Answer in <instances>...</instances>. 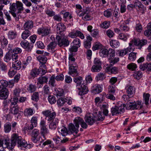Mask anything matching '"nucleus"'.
I'll use <instances>...</instances> for the list:
<instances>
[{
    "label": "nucleus",
    "instance_id": "obj_13",
    "mask_svg": "<svg viewBox=\"0 0 151 151\" xmlns=\"http://www.w3.org/2000/svg\"><path fill=\"white\" fill-rule=\"evenodd\" d=\"M45 123V122L44 120H41L40 122V133L45 139H46L45 134L47 133V128H46Z\"/></svg>",
    "mask_w": 151,
    "mask_h": 151
},
{
    "label": "nucleus",
    "instance_id": "obj_9",
    "mask_svg": "<svg viewBox=\"0 0 151 151\" xmlns=\"http://www.w3.org/2000/svg\"><path fill=\"white\" fill-rule=\"evenodd\" d=\"M42 113L45 117V119L48 121H51L56 118V113L55 112H52L49 110H46L43 111Z\"/></svg>",
    "mask_w": 151,
    "mask_h": 151
},
{
    "label": "nucleus",
    "instance_id": "obj_11",
    "mask_svg": "<svg viewBox=\"0 0 151 151\" xmlns=\"http://www.w3.org/2000/svg\"><path fill=\"white\" fill-rule=\"evenodd\" d=\"M37 33L42 36H45L48 35L51 33V30L50 27H42L39 28L37 30Z\"/></svg>",
    "mask_w": 151,
    "mask_h": 151
},
{
    "label": "nucleus",
    "instance_id": "obj_22",
    "mask_svg": "<svg viewBox=\"0 0 151 151\" xmlns=\"http://www.w3.org/2000/svg\"><path fill=\"white\" fill-rule=\"evenodd\" d=\"M33 27V23L32 20H29L25 22L23 26L24 30H29L31 29Z\"/></svg>",
    "mask_w": 151,
    "mask_h": 151
},
{
    "label": "nucleus",
    "instance_id": "obj_21",
    "mask_svg": "<svg viewBox=\"0 0 151 151\" xmlns=\"http://www.w3.org/2000/svg\"><path fill=\"white\" fill-rule=\"evenodd\" d=\"M93 87L92 91L94 94H98L102 91L103 88L102 85L96 84Z\"/></svg>",
    "mask_w": 151,
    "mask_h": 151
},
{
    "label": "nucleus",
    "instance_id": "obj_18",
    "mask_svg": "<svg viewBox=\"0 0 151 151\" xmlns=\"http://www.w3.org/2000/svg\"><path fill=\"white\" fill-rule=\"evenodd\" d=\"M8 90L6 88L1 89L0 91V99H7L9 95Z\"/></svg>",
    "mask_w": 151,
    "mask_h": 151
},
{
    "label": "nucleus",
    "instance_id": "obj_40",
    "mask_svg": "<svg viewBox=\"0 0 151 151\" xmlns=\"http://www.w3.org/2000/svg\"><path fill=\"white\" fill-rule=\"evenodd\" d=\"M57 46V43L55 42H51L47 46V49L49 51H52Z\"/></svg>",
    "mask_w": 151,
    "mask_h": 151
},
{
    "label": "nucleus",
    "instance_id": "obj_4",
    "mask_svg": "<svg viewBox=\"0 0 151 151\" xmlns=\"http://www.w3.org/2000/svg\"><path fill=\"white\" fill-rule=\"evenodd\" d=\"M56 40L58 44L60 47H67L69 44V41L67 37L57 36Z\"/></svg>",
    "mask_w": 151,
    "mask_h": 151
},
{
    "label": "nucleus",
    "instance_id": "obj_5",
    "mask_svg": "<svg viewBox=\"0 0 151 151\" xmlns=\"http://www.w3.org/2000/svg\"><path fill=\"white\" fill-rule=\"evenodd\" d=\"M147 42V40L145 39L141 40L134 39L130 41L129 45H131L132 47L134 46L133 45H135L138 47V49H140L143 46L146 45Z\"/></svg>",
    "mask_w": 151,
    "mask_h": 151
},
{
    "label": "nucleus",
    "instance_id": "obj_25",
    "mask_svg": "<svg viewBox=\"0 0 151 151\" xmlns=\"http://www.w3.org/2000/svg\"><path fill=\"white\" fill-rule=\"evenodd\" d=\"M58 122L59 120L57 118L53 119L49 124V128L52 129H55L57 127Z\"/></svg>",
    "mask_w": 151,
    "mask_h": 151
},
{
    "label": "nucleus",
    "instance_id": "obj_29",
    "mask_svg": "<svg viewBox=\"0 0 151 151\" xmlns=\"http://www.w3.org/2000/svg\"><path fill=\"white\" fill-rule=\"evenodd\" d=\"M34 110L33 109L29 108L25 109L24 112L25 116H28L32 115L34 113Z\"/></svg>",
    "mask_w": 151,
    "mask_h": 151
},
{
    "label": "nucleus",
    "instance_id": "obj_59",
    "mask_svg": "<svg viewBox=\"0 0 151 151\" xmlns=\"http://www.w3.org/2000/svg\"><path fill=\"white\" fill-rule=\"evenodd\" d=\"M110 26V22L107 21H105L101 23L100 24L101 27L103 28L107 29Z\"/></svg>",
    "mask_w": 151,
    "mask_h": 151
},
{
    "label": "nucleus",
    "instance_id": "obj_61",
    "mask_svg": "<svg viewBox=\"0 0 151 151\" xmlns=\"http://www.w3.org/2000/svg\"><path fill=\"white\" fill-rule=\"evenodd\" d=\"M105 78V76L102 73H99L96 76V79L97 81L102 80Z\"/></svg>",
    "mask_w": 151,
    "mask_h": 151
},
{
    "label": "nucleus",
    "instance_id": "obj_12",
    "mask_svg": "<svg viewBox=\"0 0 151 151\" xmlns=\"http://www.w3.org/2000/svg\"><path fill=\"white\" fill-rule=\"evenodd\" d=\"M86 123L90 125H92L96 121V116L93 114H87L85 118Z\"/></svg>",
    "mask_w": 151,
    "mask_h": 151
},
{
    "label": "nucleus",
    "instance_id": "obj_62",
    "mask_svg": "<svg viewBox=\"0 0 151 151\" xmlns=\"http://www.w3.org/2000/svg\"><path fill=\"white\" fill-rule=\"evenodd\" d=\"M45 13L50 17H53L54 16L55 14V12L52 9H48L45 11Z\"/></svg>",
    "mask_w": 151,
    "mask_h": 151
},
{
    "label": "nucleus",
    "instance_id": "obj_51",
    "mask_svg": "<svg viewBox=\"0 0 151 151\" xmlns=\"http://www.w3.org/2000/svg\"><path fill=\"white\" fill-rule=\"evenodd\" d=\"M111 46L114 47H117L120 45L119 42L117 40H111L110 42Z\"/></svg>",
    "mask_w": 151,
    "mask_h": 151
},
{
    "label": "nucleus",
    "instance_id": "obj_19",
    "mask_svg": "<svg viewBox=\"0 0 151 151\" xmlns=\"http://www.w3.org/2000/svg\"><path fill=\"white\" fill-rule=\"evenodd\" d=\"M38 117L33 116L31 120V124L28 127V129H32L34 127H36L37 124Z\"/></svg>",
    "mask_w": 151,
    "mask_h": 151
},
{
    "label": "nucleus",
    "instance_id": "obj_58",
    "mask_svg": "<svg viewBox=\"0 0 151 151\" xmlns=\"http://www.w3.org/2000/svg\"><path fill=\"white\" fill-rule=\"evenodd\" d=\"M43 93L45 94L49 95L50 93V87L47 85H45L43 88Z\"/></svg>",
    "mask_w": 151,
    "mask_h": 151
},
{
    "label": "nucleus",
    "instance_id": "obj_63",
    "mask_svg": "<svg viewBox=\"0 0 151 151\" xmlns=\"http://www.w3.org/2000/svg\"><path fill=\"white\" fill-rule=\"evenodd\" d=\"M73 45L74 46L80 47L81 46L80 40L78 38H75L72 42Z\"/></svg>",
    "mask_w": 151,
    "mask_h": 151
},
{
    "label": "nucleus",
    "instance_id": "obj_32",
    "mask_svg": "<svg viewBox=\"0 0 151 151\" xmlns=\"http://www.w3.org/2000/svg\"><path fill=\"white\" fill-rule=\"evenodd\" d=\"M39 74L38 69L35 68L30 70V75L33 78H35Z\"/></svg>",
    "mask_w": 151,
    "mask_h": 151
},
{
    "label": "nucleus",
    "instance_id": "obj_27",
    "mask_svg": "<svg viewBox=\"0 0 151 151\" xmlns=\"http://www.w3.org/2000/svg\"><path fill=\"white\" fill-rule=\"evenodd\" d=\"M48 76H42L39 77L37 80L38 83L40 84L47 83L48 81Z\"/></svg>",
    "mask_w": 151,
    "mask_h": 151
},
{
    "label": "nucleus",
    "instance_id": "obj_7",
    "mask_svg": "<svg viewBox=\"0 0 151 151\" xmlns=\"http://www.w3.org/2000/svg\"><path fill=\"white\" fill-rule=\"evenodd\" d=\"M73 122L75 126L79 127V125L83 129H86L88 125L83 118L80 117H76L73 120Z\"/></svg>",
    "mask_w": 151,
    "mask_h": 151
},
{
    "label": "nucleus",
    "instance_id": "obj_47",
    "mask_svg": "<svg viewBox=\"0 0 151 151\" xmlns=\"http://www.w3.org/2000/svg\"><path fill=\"white\" fill-rule=\"evenodd\" d=\"M119 38L124 41H126L129 37V35L127 34L120 33L118 36Z\"/></svg>",
    "mask_w": 151,
    "mask_h": 151
},
{
    "label": "nucleus",
    "instance_id": "obj_50",
    "mask_svg": "<svg viewBox=\"0 0 151 151\" xmlns=\"http://www.w3.org/2000/svg\"><path fill=\"white\" fill-rule=\"evenodd\" d=\"M104 14L107 18L110 17L112 15V11L111 9H107L104 12Z\"/></svg>",
    "mask_w": 151,
    "mask_h": 151
},
{
    "label": "nucleus",
    "instance_id": "obj_45",
    "mask_svg": "<svg viewBox=\"0 0 151 151\" xmlns=\"http://www.w3.org/2000/svg\"><path fill=\"white\" fill-rule=\"evenodd\" d=\"M12 54L8 52H7L4 58V60L6 63L9 62L12 59Z\"/></svg>",
    "mask_w": 151,
    "mask_h": 151
},
{
    "label": "nucleus",
    "instance_id": "obj_10",
    "mask_svg": "<svg viewBox=\"0 0 151 151\" xmlns=\"http://www.w3.org/2000/svg\"><path fill=\"white\" fill-rule=\"evenodd\" d=\"M125 104H123L119 107L115 106L113 107L111 109V112L112 116L116 115L121 113V112H123L124 111V107Z\"/></svg>",
    "mask_w": 151,
    "mask_h": 151
},
{
    "label": "nucleus",
    "instance_id": "obj_16",
    "mask_svg": "<svg viewBox=\"0 0 151 151\" xmlns=\"http://www.w3.org/2000/svg\"><path fill=\"white\" fill-rule=\"evenodd\" d=\"M77 68V67L73 66H70L69 67L68 74L74 77L78 76L79 73L78 72Z\"/></svg>",
    "mask_w": 151,
    "mask_h": 151
},
{
    "label": "nucleus",
    "instance_id": "obj_55",
    "mask_svg": "<svg viewBox=\"0 0 151 151\" xmlns=\"http://www.w3.org/2000/svg\"><path fill=\"white\" fill-rule=\"evenodd\" d=\"M48 99L49 102L51 104H53L55 103L57 101V99L55 97L52 95L49 96Z\"/></svg>",
    "mask_w": 151,
    "mask_h": 151
},
{
    "label": "nucleus",
    "instance_id": "obj_24",
    "mask_svg": "<svg viewBox=\"0 0 151 151\" xmlns=\"http://www.w3.org/2000/svg\"><path fill=\"white\" fill-rule=\"evenodd\" d=\"M10 10L9 12L12 15L16 21H18L21 17L20 14L21 13H18L16 11H13L12 9Z\"/></svg>",
    "mask_w": 151,
    "mask_h": 151
},
{
    "label": "nucleus",
    "instance_id": "obj_56",
    "mask_svg": "<svg viewBox=\"0 0 151 151\" xmlns=\"http://www.w3.org/2000/svg\"><path fill=\"white\" fill-rule=\"evenodd\" d=\"M67 101V100L66 99L61 97L58 100L57 103L59 106H61Z\"/></svg>",
    "mask_w": 151,
    "mask_h": 151
},
{
    "label": "nucleus",
    "instance_id": "obj_20",
    "mask_svg": "<svg viewBox=\"0 0 151 151\" xmlns=\"http://www.w3.org/2000/svg\"><path fill=\"white\" fill-rule=\"evenodd\" d=\"M22 63L20 60L12 62V68L16 70H19L21 68Z\"/></svg>",
    "mask_w": 151,
    "mask_h": 151
},
{
    "label": "nucleus",
    "instance_id": "obj_3",
    "mask_svg": "<svg viewBox=\"0 0 151 151\" xmlns=\"http://www.w3.org/2000/svg\"><path fill=\"white\" fill-rule=\"evenodd\" d=\"M127 109L134 110L136 109H139L142 108V106L141 104V102L139 101H137L135 102L130 101L127 102L125 107Z\"/></svg>",
    "mask_w": 151,
    "mask_h": 151
},
{
    "label": "nucleus",
    "instance_id": "obj_2",
    "mask_svg": "<svg viewBox=\"0 0 151 151\" xmlns=\"http://www.w3.org/2000/svg\"><path fill=\"white\" fill-rule=\"evenodd\" d=\"M82 80V77L80 76L75 77L73 79V81L76 83L77 88L79 90L78 94L81 96L86 94L88 91L86 84H81Z\"/></svg>",
    "mask_w": 151,
    "mask_h": 151
},
{
    "label": "nucleus",
    "instance_id": "obj_28",
    "mask_svg": "<svg viewBox=\"0 0 151 151\" xmlns=\"http://www.w3.org/2000/svg\"><path fill=\"white\" fill-rule=\"evenodd\" d=\"M58 132L60 133L63 136H65L68 134L67 129L65 127L59 128L58 129Z\"/></svg>",
    "mask_w": 151,
    "mask_h": 151
},
{
    "label": "nucleus",
    "instance_id": "obj_48",
    "mask_svg": "<svg viewBox=\"0 0 151 151\" xmlns=\"http://www.w3.org/2000/svg\"><path fill=\"white\" fill-rule=\"evenodd\" d=\"M32 58L31 56L27 57L25 61H24L22 63V67L24 68H26V66L29 64L31 61Z\"/></svg>",
    "mask_w": 151,
    "mask_h": 151
},
{
    "label": "nucleus",
    "instance_id": "obj_57",
    "mask_svg": "<svg viewBox=\"0 0 151 151\" xmlns=\"http://www.w3.org/2000/svg\"><path fill=\"white\" fill-rule=\"evenodd\" d=\"M102 45L99 42H96L93 45L92 49L93 51L100 49L102 47Z\"/></svg>",
    "mask_w": 151,
    "mask_h": 151
},
{
    "label": "nucleus",
    "instance_id": "obj_36",
    "mask_svg": "<svg viewBox=\"0 0 151 151\" xmlns=\"http://www.w3.org/2000/svg\"><path fill=\"white\" fill-rule=\"evenodd\" d=\"M31 139L32 141L35 143H41L45 140L44 138L42 139L40 136L38 137H32Z\"/></svg>",
    "mask_w": 151,
    "mask_h": 151
},
{
    "label": "nucleus",
    "instance_id": "obj_1",
    "mask_svg": "<svg viewBox=\"0 0 151 151\" xmlns=\"http://www.w3.org/2000/svg\"><path fill=\"white\" fill-rule=\"evenodd\" d=\"M7 137L6 138L4 141L2 139H0V147H7L12 150L17 143L18 147H26L27 146V143L24 140H23L22 137L14 133L12 135L10 143Z\"/></svg>",
    "mask_w": 151,
    "mask_h": 151
},
{
    "label": "nucleus",
    "instance_id": "obj_60",
    "mask_svg": "<svg viewBox=\"0 0 151 151\" xmlns=\"http://www.w3.org/2000/svg\"><path fill=\"white\" fill-rule=\"evenodd\" d=\"M116 91L115 87L114 85H109L108 87V93L114 94Z\"/></svg>",
    "mask_w": 151,
    "mask_h": 151
},
{
    "label": "nucleus",
    "instance_id": "obj_39",
    "mask_svg": "<svg viewBox=\"0 0 151 151\" xmlns=\"http://www.w3.org/2000/svg\"><path fill=\"white\" fill-rule=\"evenodd\" d=\"M31 35V32L29 30H25L22 34V38L24 40L26 39Z\"/></svg>",
    "mask_w": 151,
    "mask_h": 151
},
{
    "label": "nucleus",
    "instance_id": "obj_23",
    "mask_svg": "<svg viewBox=\"0 0 151 151\" xmlns=\"http://www.w3.org/2000/svg\"><path fill=\"white\" fill-rule=\"evenodd\" d=\"M106 70L107 72L111 73L112 74H116L118 72V68L111 66H108L106 68Z\"/></svg>",
    "mask_w": 151,
    "mask_h": 151
},
{
    "label": "nucleus",
    "instance_id": "obj_26",
    "mask_svg": "<svg viewBox=\"0 0 151 151\" xmlns=\"http://www.w3.org/2000/svg\"><path fill=\"white\" fill-rule=\"evenodd\" d=\"M79 127H77V126H75L72 123L70 124L69 125V129L72 133L77 134L78 132Z\"/></svg>",
    "mask_w": 151,
    "mask_h": 151
},
{
    "label": "nucleus",
    "instance_id": "obj_64",
    "mask_svg": "<svg viewBox=\"0 0 151 151\" xmlns=\"http://www.w3.org/2000/svg\"><path fill=\"white\" fill-rule=\"evenodd\" d=\"M56 91L57 96H62L64 93L63 90L61 88H58Z\"/></svg>",
    "mask_w": 151,
    "mask_h": 151
},
{
    "label": "nucleus",
    "instance_id": "obj_14",
    "mask_svg": "<svg viewBox=\"0 0 151 151\" xmlns=\"http://www.w3.org/2000/svg\"><path fill=\"white\" fill-rule=\"evenodd\" d=\"M132 49L134 51L133 48L131 45H129L128 47L124 48L123 49L120 50H118V52L120 56H123L126 55L128 52H130Z\"/></svg>",
    "mask_w": 151,
    "mask_h": 151
},
{
    "label": "nucleus",
    "instance_id": "obj_6",
    "mask_svg": "<svg viewBox=\"0 0 151 151\" xmlns=\"http://www.w3.org/2000/svg\"><path fill=\"white\" fill-rule=\"evenodd\" d=\"M9 9L13 11L17 10L18 13H21L22 11L24 10V8L23 4L21 2L17 1L16 3H13L10 6Z\"/></svg>",
    "mask_w": 151,
    "mask_h": 151
},
{
    "label": "nucleus",
    "instance_id": "obj_53",
    "mask_svg": "<svg viewBox=\"0 0 151 151\" xmlns=\"http://www.w3.org/2000/svg\"><path fill=\"white\" fill-rule=\"evenodd\" d=\"M120 28L121 30L125 32L129 31V27L127 24H122L120 25Z\"/></svg>",
    "mask_w": 151,
    "mask_h": 151
},
{
    "label": "nucleus",
    "instance_id": "obj_49",
    "mask_svg": "<svg viewBox=\"0 0 151 151\" xmlns=\"http://www.w3.org/2000/svg\"><path fill=\"white\" fill-rule=\"evenodd\" d=\"M105 119V117L103 116L102 114L101 111H100L98 112V114L96 116V121H103Z\"/></svg>",
    "mask_w": 151,
    "mask_h": 151
},
{
    "label": "nucleus",
    "instance_id": "obj_46",
    "mask_svg": "<svg viewBox=\"0 0 151 151\" xmlns=\"http://www.w3.org/2000/svg\"><path fill=\"white\" fill-rule=\"evenodd\" d=\"M127 68L129 70L131 71H134L136 70L137 68V65L134 63H131L127 65Z\"/></svg>",
    "mask_w": 151,
    "mask_h": 151
},
{
    "label": "nucleus",
    "instance_id": "obj_31",
    "mask_svg": "<svg viewBox=\"0 0 151 151\" xmlns=\"http://www.w3.org/2000/svg\"><path fill=\"white\" fill-rule=\"evenodd\" d=\"M150 97V94L148 93H144L143 94V101H144L145 103L147 106V107L149 106V100Z\"/></svg>",
    "mask_w": 151,
    "mask_h": 151
},
{
    "label": "nucleus",
    "instance_id": "obj_37",
    "mask_svg": "<svg viewBox=\"0 0 151 151\" xmlns=\"http://www.w3.org/2000/svg\"><path fill=\"white\" fill-rule=\"evenodd\" d=\"M11 130V125L9 122L7 123L4 125V131L6 133H8Z\"/></svg>",
    "mask_w": 151,
    "mask_h": 151
},
{
    "label": "nucleus",
    "instance_id": "obj_33",
    "mask_svg": "<svg viewBox=\"0 0 151 151\" xmlns=\"http://www.w3.org/2000/svg\"><path fill=\"white\" fill-rule=\"evenodd\" d=\"M17 32L14 31H10L8 34V38L11 40L17 37Z\"/></svg>",
    "mask_w": 151,
    "mask_h": 151
},
{
    "label": "nucleus",
    "instance_id": "obj_8",
    "mask_svg": "<svg viewBox=\"0 0 151 151\" xmlns=\"http://www.w3.org/2000/svg\"><path fill=\"white\" fill-rule=\"evenodd\" d=\"M20 92L21 90L19 88H16L14 90L13 98L10 99L12 105H15L17 104Z\"/></svg>",
    "mask_w": 151,
    "mask_h": 151
},
{
    "label": "nucleus",
    "instance_id": "obj_41",
    "mask_svg": "<svg viewBox=\"0 0 151 151\" xmlns=\"http://www.w3.org/2000/svg\"><path fill=\"white\" fill-rule=\"evenodd\" d=\"M127 93L129 96H130L133 97V94L135 93V89L133 87L129 86L127 88Z\"/></svg>",
    "mask_w": 151,
    "mask_h": 151
},
{
    "label": "nucleus",
    "instance_id": "obj_30",
    "mask_svg": "<svg viewBox=\"0 0 151 151\" xmlns=\"http://www.w3.org/2000/svg\"><path fill=\"white\" fill-rule=\"evenodd\" d=\"M37 60L41 63H45L47 60V58L44 55H40L37 57Z\"/></svg>",
    "mask_w": 151,
    "mask_h": 151
},
{
    "label": "nucleus",
    "instance_id": "obj_35",
    "mask_svg": "<svg viewBox=\"0 0 151 151\" xmlns=\"http://www.w3.org/2000/svg\"><path fill=\"white\" fill-rule=\"evenodd\" d=\"M108 50L106 48L101 49L99 52L100 56L102 58L106 57L108 56Z\"/></svg>",
    "mask_w": 151,
    "mask_h": 151
},
{
    "label": "nucleus",
    "instance_id": "obj_15",
    "mask_svg": "<svg viewBox=\"0 0 151 151\" xmlns=\"http://www.w3.org/2000/svg\"><path fill=\"white\" fill-rule=\"evenodd\" d=\"M57 31L58 33L61 35L63 34L66 29L65 26L64 24L61 22H59L57 24Z\"/></svg>",
    "mask_w": 151,
    "mask_h": 151
},
{
    "label": "nucleus",
    "instance_id": "obj_42",
    "mask_svg": "<svg viewBox=\"0 0 151 151\" xmlns=\"http://www.w3.org/2000/svg\"><path fill=\"white\" fill-rule=\"evenodd\" d=\"M11 112L14 115L16 114L20 111H19V107L17 105L14 106L10 109Z\"/></svg>",
    "mask_w": 151,
    "mask_h": 151
},
{
    "label": "nucleus",
    "instance_id": "obj_34",
    "mask_svg": "<svg viewBox=\"0 0 151 151\" xmlns=\"http://www.w3.org/2000/svg\"><path fill=\"white\" fill-rule=\"evenodd\" d=\"M109 61L111 65H112L116 63L119 60V58L118 57H114V56L109 58Z\"/></svg>",
    "mask_w": 151,
    "mask_h": 151
},
{
    "label": "nucleus",
    "instance_id": "obj_43",
    "mask_svg": "<svg viewBox=\"0 0 151 151\" xmlns=\"http://www.w3.org/2000/svg\"><path fill=\"white\" fill-rule=\"evenodd\" d=\"M142 76V74L141 71H135L133 76L134 78L138 80L141 78Z\"/></svg>",
    "mask_w": 151,
    "mask_h": 151
},
{
    "label": "nucleus",
    "instance_id": "obj_17",
    "mask_svg": "<svg viewBox=\"0 0 151 151\" xmlns=\"http://www.w3.org/2000/svg\"><path fill=\"white\" fill-rule=\"evenodd\" d=\"M69 36L71 38H75L78 36L81 39H83L84 38V37L81 32L79 31H76L75 32H72L69 34Z\"/></svg>",
    "mask_w": 151,
    "mask_h": 151
},
{
    "label": "nucleus",
    "instance_id": "obj_44",
    "mask_svg": "<svg viewBox=\"0 0 151 151\" xmlns=\"http://www.w3.org/2000/svg\"><path fill=\"white\" fill-rule=\"evenodd\" d=\"M1 46L3 48L8 44V40L4 36H1Z\"/></svg>",
    "mask_w": 151,
    "mask_h": 151
},
{
    "label": "nucleus",
    "instance_id": "obj_52",
    "mask_svg": "<svg viewBox=\"0 0 151 151\" xmlns=\"http://www.w3.org/2000/svg\"><path fill=\"white\" fill-rule=\"evenodd\" d=\"M137 52H131L129 54L128 59L130 61H133L136 59V58Z\"/></svg>",
    "mask_w": 151,
    "mask_h": 151
},
{
    "label": "nucleus",
    "instance_id": "obj_54",
    "mask_svg": "<svg viewBox=\"0 0 151 151\" xmlns=\"http://www.w3.org/2000/svg\"><path fill=\"white\" fill-rule=\"evenodd\" d=\"M55 75H52L50 78L49 81V84L52 87H54L55 86Z\"/></svg>",
    "mask_w": 151,
    "mask_h": 151
},
{
    "label": "nucleus",
    "instance_id": "obj_38",
    "mask_svg": "<svg viewBox=\"0 0 151 151\" xmlns=\"http://www.w3.org/2000/svg\"><path fill=\"white\" fill-rule=\"evenodd\" d=\"M8 85V81L5 80H1L0 81V90L1 89L6 88Z\"/></svg>",
    "mask_w": 151,
    "mask_h": 151
}]
</instances>
